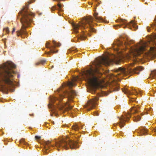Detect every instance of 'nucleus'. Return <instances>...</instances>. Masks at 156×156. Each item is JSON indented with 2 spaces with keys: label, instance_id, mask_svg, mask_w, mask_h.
<instances>
[{
  "label": "nucleus",
  "instance_id": "nucleus-1",
  "mask_svg": "<svg viewBox=\"0 0 156 156\" xmlns=\"http://www.w3.org/2000/svg\"><path fill=\"white\" fill-rule=\"evenodd\" d=\"M121 60V57L114 55H112L111 58L108 56L101 57L95 62L94 69H90L83 72L84 76L91 87L93 88L96 89L100 86L101 82L100 78L102 74L99 71V69L101 67L102 65L107 66L113 63L117 64Z\"/></svg>",
  "mask_w": 156,
  "mask_h": 156
},
{
  "label": "nucleus",
  "instance_id": "nucleus-2",
  "mask_svg": "<svg viewBox=\"0 0 156 156\" xmlns=\"http://www.w3.org/2000/svg\"><path fill=\"white\" fill-rule=\"evenodd\" d=\"M16 67L15 64L8 62L0 67V84L1 90H9L12 92L14 91V89L11 88L14 87L12 74L14 72L11 68Z\"/></svg>",
  "mask_w": 156,
  "mask_h": 156
},
{
  "label": "nucleus",
  "instance_id": "nucleus-3",
  "mask_svg": "<svg viewBox=\"0 0 156 156\" xmlns=\"http://www.w3.org/2000/svg\"><path fill=\"white\" fill-rule=\"evenodd\" d=\"M31 2L29 1L28 3L26 4V6L23 7V9L19 13V15H20L21 16L20 19L22 26L20 30H18L16 32L18 36L22 34L26 35L27 34L25 30L32 21V16H34V13L29 12L28 10V6Z\"/></svg>",
  "mask_w": 156,
  "mask_h": 156
},
{
  "label": "nucleus",
  "instance_id": "nucleus-4",
  "mask_svg": "<svg viewBox=\"0 0 156 156\" xmlns=\"http://www.w3.org/2000/svg\"><path fill=\"white\" fill-rule=\"evenodd\" d=\"M147 51L150 56L156 58V44L153 41L143 42L131 50V55L134 57L139 55L144 51Z\"/></svg>",
  "mask_w": 156,
  "mask_h": 156
},
{
  "label": "nucleus",
  "instance_id": "nucleus-5",
  "mask_svg": "<svg viewBox=\"0 0 156 156\" xmlns=\"http://www.w3.org/2000/svg\"><path fill=\"white\" fill-rule=\"evenodd\" d=\"M94 20L93 18L89 16L86 18H84L80 22L79 24H75L73 22H71L69 20V23L71 24L72 26L74 32L77 33L78 32V30L79 27H82L85 28V27L88 28V30L90 32H96V30L93 28L91 25V23Z\"/></svg>",
  "mask_w": 156,
  "mask_h": 156
},
{
  "label": "nucleus",
  "instance_id": "nucleus-6",
  "mask_svg": "<svg viewBox=\"0 0 156 156\" xmlns=\"http://www.w3.org/2000/svg\"><path fill=\"white\" fill-rule=\"evenodd\" d=\"M68 86V83L62 84V86L57 91V92L60 93L58 95V97L51 96L50 97V100L51 103H53L56 100L61 101L65 97H68L67 89Z\"/></svg>",
  "mask_w": 156,
  "mask_h": 156
},
{
  "label": "nucleus",
  "instance_id": "nucleus-7",
  "mask_svg": "<svg viewBox=\"0 0 156 156\" xmlns=\"http://www.w3.org/2000/svg\"><path fill=\"white\" fill-rule=\"evenodd\" d=\"M139 109L140 107L138 106L132 107L131 109L130 112H129L127 115L125 116H122L119 118L120 122H117V125L119 124L121 128L123 127L125 125V122H127V119L129 118L131 115L138 113Z\"/></svg>",
  "mask_w": 156,
  "mask_h": 156
},
{
  "label": "nucleus",
  "instance_id": "nucleus-8",
  "mask_svg": "<svg viewBox=\"0 0 156 156\" xmlns=\"http://www.w3.org/2000/svg\"><path fill=\"white\" fill-rule=\"evenodd\" d=\"M144 68L141 66H138L133 69H126L124 68L119 67L116 70V72H119L118 74H119L121 73L124 75H127L130 73L139 74L140 72L144 70Z\"/></svg>",
  "mask_w": 156,
  "mask_h": 156
},
{
  "label": "nucleus",
  "instance_id": "nucleus-9",
  "mask_svg": "<svg viewBox=\"0 0 156 156\" xmlns=\"http://www.w3.org/2000/svg\"><path fill=\"white\" fill-rule=\"evenodd\" d=\"M78 78V77H74L72 81H70L69 80V101L70 99V97L71 98L70 99L71 100L74 97L76 94V92L75 91L69 88L76 85L75 81H77ZM72 107L73 106H70L69 104V115L70 113H71L72 114L73 113V111H69L70 109L72 108L73 107Z\"/></svg>",
  "mask_w": 156,
  "mask_h": 156
},
{
  "label": "nucleus",
  "instance_id": "nucleus-10",
  "mask_svg": "<svg viewBox=\"0 0 156 156\" xmlns=\"http://www.w3.org/2000/svg\"><path fill=\"white\" fill-rule=\"evenodd\" d=\"M67 136L62 139L58 140L55 141V145L56 147H62L66 150L68 149L67 147Z\"/></svg>",
  "mask_w": 156,
  "mask_h": 156
},
{
  "label": "nucleus",
  "instance_id": "nucleus-11",
  "mask_svg": "<svg viewBox=\"0 0 156 156\" xmlns=\"http://www.w3.org/2000/svg\"><path fill=\"white\" fill-rule=\"evenodd\" d=\"M98 99V97H94L87 102V104L84 106V108H86L88 111L94 108L97 104V101Z\"/></svg>",
  "mask_w": 156,
  "mask_h": 156
},
{
  "label": "nucleus",
  "instance_id": "nucleus-12",
  "mask_svg": "<svg viewBox=\"0 0 156 156\" xmlns=\"http://www.w3.org/2000/svg\"><path fill=\"white\" fill-rule=\"evenodd\" d=\"M52 42L53 45L49 46L50 43L49 42H47L46 44V47L47 48H49L50 50V52H48L47 53L48 55L50 54L51 52L53 53H56L58 52V51L55 50V47L56 46L60 47L61 45V44L59 43H56L55 41L53 40Z\"/></svg>",
  "mask_w": 156,
  "mask_h": 156
},
{
  "label": "nucleus",
  "instance_id": "nucleus-13",
  "mask_svg": "<svg viewBox=\"0 0 156 156\" xmlns=\"http://www.w3.org/2000/svg\"><path fill=\"white\" fill-rule=\"evenodd\" d=\"M122 91L124 93L129 95H136L138 94L136 90H133L131 91L129 89L126 87L122 89Z\"/></svg>",
  "mask_w": 156,
  "mask_h": 156
},
{
  "label": "nucleus",
  "instance_id": "nucleus-14",
  "mask_svg": "<svg viewBox=\"0 0 156 156\" xmlns=\"http://www.w3.org/2000/svg\"><path fill=\"white\" fill-rule=\"evenodd\" d=\"M69 148L70 147L71 149L75 148L76 147V142L73 141L69 139Z\"/></svg>",
  "mask_w": 156,
  "mask_h": 156
},
{
  "label": "nucleus",
  "instance_id": "nucleus-15",
  "mask_svg": "<svg viewBox=\"0 0 156 156\" xmlns=\"http://www.w3.org/2000/svg\"><path fill=\"white\" fill-rule=\"evenodd\" d=\"M87 34V33H85L84 31H83L82 33L78 37V39H80L81 40H84L86 38Z\"/></svg>",
  "mask_w": 156,
  "mask_h": 156
},
{
  "label": "nucleus",
  "instance_id": "nucleus-16",
  "mask_svg": "<svg viewBox=\"0 0 156 156\" xmlns=\"http://www.w3.org/2000/svg\"><path fill=\"white\" fill-rule=\"evenodd\" d=\"M147 129L146 127H142L140 130V134L141 135H145L147 133Z\"/></svg>",
  "mask_w": 156,
  "mask_h": 156
},
{
  "label": "nucleus",
  "instance_id": "nucleus-17",
  "mask_svg": "<svg viewBox=\"0 0 156 156\" xmlns=\"http://www.w3.org/2000/svg\"><path fill=\"white\" fill-rule=\"evenodd\" d=\"M98 13L94 12V16L95 17V20L97 21H102V18L101 17L98 16Z\"/></svg>",
  "mask_w": 156,
  "mask_h": 156
},
{
  "label": "nucleus",
  "instance_id": "nucleus-18",
  "mask_svg": "<svg viewBox=\"0 0 156 156\" xmlns=\"http://www.w3.org/2000/svg\"><path fill=\"white\" fill-rule=\"evenodd\" d=\"M62 6V5L58 3L57 4V6L56 5L54 6L52 8L51 10H54L55 9H58L59 10H60Z\"/></svg>",
  "mask_w": 156,
  "mask_h": 156
},
{
  "label": "nucleus",
  "instance_id": "nucleus-19",
  "mask_svg": "<svg viewBox=\"0 0 156 156\" xmlns=\"http://www.w3.org/2000/svg\"><path fill=\"white\" fill-rule=\"evenodd\" d=\"M156 76V70H155L154 71H151L150 74V77L153 78H154Z\"/></svg>",
  "mask_w": 156,
  "mask_h": 156
},
{
  "label": "nucleus",
  "instance_id": "nucleus-20",
  "mask_svg": "<svg viewBox=\"0 0 156 156\" xmlns=\"http://www.w3.org/2000/svg\"><path fill=\"white\" fill-rule=\"evenodd\" d=\"M59 109L60 110H62L63 112H65L66 111L67 112V111L68 110V107H58Z\"/></svg>",
  "mask_w": 156,
  "mask_h": 156
},
{
  "label": "nucleus",
  "instance_id": "nucleus-21",
  "mask_svg": "<svg viewBox=\"0 0 156 156\" xmlns=\"http://www.w3.org/2000/svg\"><path fill=\"white\" fill-rule=\"evenodd\" d=\"M72 129L74 130L75 131H77L80 129V127H79L76 125H74L72 126Z\"/></svg>",
  "mask_w": 156,
  "mask_h": 156
},
{
  "label": "nucleus",
  "instance_id": "nucleus-22",
  "mask_svg": "<svg viewBox=\"0 0 156 156\" xmlns=\"http://www.w3.org/2000/svg\"><path fill=\"white\" fill-rule=\"evenodd\" d=\"M141 117L139 115L135 116L133 118V120L135 122H137L140 120Z\"/></svg>",
  "mask_w": 156,
  "mask_h": 156
},
{
  "label": "nucleus",
  "instance_id": "nucleus-23",
  "mask_svg": "<svg viewBox=\"0 0 156 156\" xmlns=\"http://www.w3.org/2000/svg\"><path fill=\"white\" fill-rule=\"evenodd\" d=\"M154 21L155 23H152V24H151V26L152 28H154V27H155V29H156V17L154 19Z\"/></svg>",
  "mask_w": 156,
  "mask_h": 156
},
{
  "label": "nucleus",
  "instance_id": "nucleus-24",
  "mask_svg": "<svg viewBox=\"0 0 156 156\" xmlns=\"http://www.w3.org/2000/svg\"><path fill=\"white\" fill-rule=\"evenodd\" d=\"M126 21L125 20H123L122 19H120L118 20H117L116 21V22H120V23H122L123 24H125V22Z\"/></svg>",
  "mask_w": 156,
  "mask_h": 156
},
{
  "label": "nucleus",
  "instance_id": "nucleus-25",
  "mask_svg": "<svg viewBox=\"0 0 156 156\" xmlns=\"http://www.w3.org/2000/svg\"><path fill=\"white\" fill-rule=\"evenodd\" d=\"M45 62H46V61L45 60H41V61L40 62L37 63L36 64V65H38L40 64H43Z\"/></svg>",
  "mask_w": 156,
  "mask_h": 156
},
{
  "label": "nucleus",
  "instance_id": "nucleus-26",
  "mask_svg": "<svg viewBox=\"0 0 156 156\" xmlns=\"http://www.w3.org/2000/svg\"><path fill=\"white\" fill-rule=\"evenodd\" d=\"M4 30L7 33H9V30L8 27L5 28L4 29Z\"/></svg>",
  "mask_w": 156,
  "mask_h": 156
},
{
  "label": "nucleus",
  "instance_id": "nucleus-27",
  "mask_svg": "<svg viewBox=\"0 0 156 156\" xmlns=\"http://www.w3.org/2000/svg\"><path fill=\"white\" fill-rule=\"evenodd\" d=\"M51 141H46L45 143V144L47 145H49L51 144Z\"/></svg>",
  "mask_w": 156,
  "mask_h": 156
},
{
  "label": "nucleus",
  "instance_id": "nucleus-28",
  "mask_svg": "<svg viewBox=\"0 0 156 156\" xmlns=\"http://www.w3.org/2000/svg\"><path fill=\"white\" fill-rule=\"evenodd\" d=\"M41 138L40 136H35V138L36 140L40 139Z\"/></svg>",
  "mask_w": 156,
  "mask_h": 156
},
{
  "label": "nucleus",
  "instance_id": "nucleus-29",
  "mask_svg": "<svg viewBox=\"0 0 156 156\" xmlns=\"http://www.w3.org/2000/svg\"><path fill=\"white\" fill-rule=\"evenodd\" d=\"M119 90V88L118 87H115V89H114V90L115 91H117Z\"/></svg>",
  "mask_w": 156,
  "mask_h": 156
},
{
  "label": "nucleus",
  "instance_id": "nucleus-30",
  "mask_svg": "<svg viewBox=\"0 0 156 156\" xmlns=\"http://www.w3.org/2000/svg\"><path fill=\"white\" fill-rule=\"evenodd\" d=\"M122 42H119V44H117V46H119V45H122Z\"/></svg>",
  "mask_w": 156,
  "mask_h": 156
},
{
  "label": "nucleus",
  "instance_id": "nucleus-31",
  "mask_svg": "<svg viewBox=\"0 0 156 156\" xmlns=\"http://www.w3.org/2000/svg\"><path fill=\"white\" fill-rule=\"evenodd\" d=\"M15 31V27L13 28L12 30V34Z\"/></svg>",
  "mask_w": 156,
  "mask_h": 156
},
{
  "label": "nucleus",
  "instance_id": "nucleus-32",
  "mask_svg": "<svg viewBox=\"0 0 156 156\" xmlns=\"http://www.w3.org/2000/svg\"><path fill=\"white\" fill-rule=\"evenodd\" d=\"M94 115H95L98 116L99 115V114L98 113H97V112H95L94 113Z\"/></svg>",
  "mask_w": 156,
  "mask_h": 156
},
{
  "label": "nucleus",
  "instance_id": "nucleus-33",
  "mask_svg": "<svg viewBox=\"0 0 156 156\" xmlns=\"http://www.w3.org/2000/svg\"><path fill=\"white\" fill-rule=\"evenodd\" d=\"M147 30L148 31H150V28L149 27H147Z\"/></svg>",
  "mask_w": 156,
  "mask_h": 156
},
{
  "label": "nucleus",
  "instance_id": "nucleus-34",
  "mask_svg": "<svg viewBox=\"0 0 156 156\" xmlns=\"http://www.w3.org/2000/svg\"><path fill=\"white\" fill-rule=\"evenodd\" d=\"M130 44V42H127V44L128 45H129V44ZM126 44V45L127 42L126 43V44Z\"/></svg>",
  "mask_w": 156,
  "mask_h": 156
},
{
  "label": "nucleus",
  "instance_id": "nucleus-35",
  "mask_svg": "<svg viewBox=\"0 0 156 156\" xmlns=\"http://www.w3.org/2000/svg\"><path fill=\"white\" fill-rule=\"evenodd\" d=\"M131 23L133 25L134 21L133 20H132L131 21Z\"/></svg>",
  "mask_w": 156,
  "mask_h": 156
},
{
  "label": "nucleus",
  "instance_id": "nucleus-36",
  "mask_svg": "<svg viewBox=\"0 0 156 156\" xmlns=\"http://www.w3.org/2000/svg\"><path fill=\"white\" fill-rule=\"evenodd\" d=\"M23 140H20V143H22L23 142Z\"/></svg>",
  "mask_w": 156,
  "mask_h": 156
},
{
  "label": "nucleus",
  "instance_id": "nucleus-37",
  "mask_svg": "<svg viewBox=\"0 0 156 156\" xmlns=\"http://www.w3.org/2000/svg\"><path fill=\"white\" fill-rule=\"evenodd\" d=\"M62 126H67H67H67V125H62Z\"/></svg>",
  "mask_w": 156,
  "mask_h": 156
},
{
  "label": "nucleus",
  "instance_id": "nucleus-38",
  "mask_svg": "<svg viewBox=\"0 0 156 156\" xmlns=\"http://www.w3.org/2000/svg\"><path fill=\"white\" fill-rule=\"evenodd\" d=\"M154 131L155 132H156V127L155 128V129H154Z\"/></svg>",
  "mask_w": 156,
  "mask_h": 156
},
{
  "label": "nucleus",
  "instance_id": "nucleus-39",
  "mask_svg": "<svg viewBox=\"0 0 156 156\" xmlns=\"http://www.w3.org/2000/svg\"><path fill=\"white\" fill-rule=\"evenodd\" d=\"M71 50H70V49H69V52H70V51H71Z\"/></svg>",
  "mask_w": 156,
  "mask_h": 156
},
{
  "label": "nucleus",
  "instance_id": "nucleus-40",
  "mask_svg": "<svg viewBox=\"0 0 156 156\" xmlns=\"http://www.w3.org/2000/svg\"><path fill=\"white\" fill-rule=\"evenodd\" d=\"M89 4H92V3H91V2H89Z\"/></svg>",
  "mask_w": 156,
  "mask_h": 156
},
{
  "label": "nucleus",
  "instance_id": "nucleus-41",
  "mask_svg": "<svg viewBox=\"0 0 156 156\" xmlns=\"http://www.w3.org/2000/svg\"><path fill=\"white\" fill-rule=\"evenodd\" d=\"M117 26H120H120H121V25H118Z\"/></svg>",
  "mask_w": 156,
  "mask_h": 156
},
{
  "label": "nucleus",
  "instance_id": "nucleus-42",
  "mask_svg": "<svg viewBox=\"0 0 156 156\" xmlns=\"http://www.w3.org/2000/svg\"><path fill=\"white\" fill-rule=\"evenodd\" d=\"M95 1H97V0H95Z\"/></svg>",
  "mask_w": 156,
  "mask_h": 156
}]
</instances>
